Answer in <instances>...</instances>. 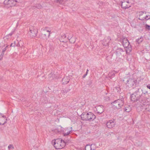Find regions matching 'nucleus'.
<instances>
[{
    "label": "nucleus",
    "mask_w": 150,
    "mask_h": 150,
    "mask_svg": "<svg viewBox=\"0 0 150 150\" xmlns=\"http://www.w3.org/2000/svg\"><path fill=\"white\" fill-rule=\"evenodd\" d=\"M136 90L131 94L130 98L131 101L138 102L142 104L145 105L146 103V98L145 97V93H143L142 90L140 88H136Z\"/></svg>",
    "instance_id": "nucleus-1"
},
{
    "label": "nucleus",
    "mask_w": 150,
    "mask_h": 150,
    "mask_svg": "<svg viewBox=\"0 0 150 150\" xmlns=\"http://www.w3.org/2000/svg\"><path fill=\"white\" fill-rule=\"evenodd\" d=\"M122 45L125 49L126 53H129L132 50L131 45H130V43L128 40L125 38H124L122 39Z\"/></svg>",
    "instance_id": "nucleus-2"
},
{
    "label": "nucleus",
    "mask_w": 150,
    "mask_h": 150,
    "mask_svg": "<svg viewBox=\"0 0 150 150\" xmlns=\"http://www.w3.org/2000/svg\"><path fill=\"white\" fill-rule=\"evenodd\" d=\"M38 32V30L35 27L31 26L30 27L28 33L30 37L34 38L36 36Z\"/></svg>",
    "instance_id": "nucleus-3"
},
{
    "label": "nucleus",
    "mask_w": 150,
    "mask_h": 150,
    "mask_svg": "<svg viewBox=\"0 0 150 150\" xmlns=\"http://www.w3.org/2000/svg\"><path fill=\"white\" fill-rule=\"evenodd\" d=\"M137 81L134 79H130L128 83H127V86L132 87L134 89V88L136 89V88H138L137 85Z\"/></svg>",
    "instance_id": "nucleus-4"
},
{
    "label": "nucleus",
    "mask_w": 150,
    "mask_h": 150,
    "mask_svg": "<svg viewBox=\"0 0 150 150\" xmlns=\"http://www.w3.org/2000/svg\"><path fill=\"white\" fill-rule=\"evenodd\" d=\"M4 4L5 5H9L11 7L16 6L15 0H5Z\"/></svg>",
    "instance_id": "nucleus-5"
},
{
    "label": "nucleus",
    "mask_w": 150,
    "mask_h": 150,
    "mask_svg": "<svg viewBox=\"0 0 150 150\" xmlns=\"http://www.w3.org/2000/svg\"><path fill=\"white\" fill-rule=\"evenodd\" d=\"M87 121L90 122L93 121L96 118V116L92 112H89L87 113Z\"/></svg>",
    "instance_id": "nucleus-6"
},
{
    "label": "nucleus",
    "mask_w": 150,
    "mask_h": 150,
    "mask_svg": "<svg viewBox=\"0 0 150 150\" xmlns=\"http://www.w3.org/2000/svg\"><path fill=\"white\" fill-rule=\"evenodd\" d=\"M124 52L122 49L119 48L116 49L115 52L117 56L120 58L122 56V54Z\"/></svg>",
    "instance_id": "nucleus-7"
},
{
    "label": "nucleus",
    "mask_w": 150,
    "mask_h": 150,
    "mask_svg": "<svg viewBox=\"0 0 150 150\" xmlns=\"http://www.w3.org/2000/svg\"><path fill=\"white\" fill-rule=\"evenodd\" d=\"M115 102L118 103L120 107H121V108L124 104V98L123 96L120 97V98L115 100Z\"/></svg>",
    "instance_id": "nucleus-8"
},
{
    "label": "nucleus",
    "mask_w": 150,
    "mask_h": 150,
    "mask_svg": "<svg viewBox=\"0 0 150 150\" xmlns=\"http://www.w3.org/2000/svg\"><path fill=\"white\" fill-rule=\"evenodd\" d=\"M107 127L109 128H111L114 127L115 123L112 120H110L106 124Z\"/></svg>",
    "instance_id": "nucleus-9"
},
{
    "label": "nucleus",
    "mask_w": 150,
    "mask_h": 150,
    "mask_svg": "<svg viewBox=\"0 0 150 150\" xmlns=\"http://www.w3.org/2000/svg\"><path fill=\"white\" fill-rule=\"evenodd\" d=\"M96 111L98 113L101 114L104 111L103 106L102 105H100L97 107L96 108Z\"/></svg>",
    "instance_id": "nucleus-10"
},
{
    "label": "nucleus",
    "mask_w": 150,
    "mask_h": 150,
    "mask_svg": "<svg viewBox=\"0 0 150 150\" xmlns=\"http://www.w3.org/2000/svg\"><path fill=\"white\" fill-rule=\"evenodd\" d=\"M69 77L67 76L64 77L62 80V83L63 84H67L69 82Z\"/></svg>",
    "instance_id": "nucleus-11"
},
{
    "label": "nucleus",
    "mask_w": 150,
    "mask_h": 150,
    "mask_svg": "<svg viewBox=\"0 0 150 150\" xmlns=\"http://www.w3.org/2000/svg\"><path fill=\"white\" fill-rule=\"evenodd\" d=\"M87 113L86 112H83L81 115V117L82 120L87 121Z\"/></svg>",
    "instance_id": "nucleus-12"
},
{
    "label": "nucleus",
    "mask_w": 150,
    "mask_h": 150,
    "mask_svg": "<svg viewBox=\"0 0 150 150\" xmlns=\"http://www.w3.org/2000/svg\"><path fill=\"white\" fill-rule=\"evenodd\" d=\"M110 39L108 38H105L103 40V44L105 46L108 45Z\"/></svg>",
    "instance_id": "nucleus-13"
},
{
    "label": "nucleus",
    "mask_w": 150,
    "mask_h": 150,
    "mask_svg": "<svg viewBox=\"0 0 150 150\" xmlns=\"http://www.w3.org/2000/svg\"><path fill=\"white\" fill-rule=\"evenodd\" d=\"M95 145L94 144H92L91 145H87L85 147V150H95V149H92L91 147L95 146Z\"/></svg>",
    "instance_id": "nucleus-14"
},
{
    "label": "nucleus",
    "mask_w": 150,
    "mask_h": 150,
    "mask_svg": "<svg viewBox=\"0 0 150 150\" xmlns=\"http://www.w3.org/2000/svg\"><path fill=\"white\" fill-rule=\"evenodd\" d=\"M121 6L124 9H126L127 8H129V6H128L126 4V3H128V1L127 2H121Z\"/></svg>",
    "instance_id": "nucleus-15"
},
{
    "label": "nucleus",
    "mask_w": 150,
    "mask_h": 150,
    "mask_svg": "<svg viewBox=\"0 0 150 150\" xmlns=\"http://www.w3.org/2000/svg\"><path fill=\"white\" fill-rule=\"evenodd\" d=\"M116 73V71H112L110 72L108 74L109 78L110 79H112V78L114 77Z\"/></svg>",
    "instance_id": "nucleus-16"
},
{
    "label": "nucleus",
    "mask_w": 150,
    "mask_h": 150,
    "mask_svg": "<svg viewBox=\"0 0 150 150\" xmlns=\"http://www.w3.org/2000/svg\"><path fill=\"white\" fill-rule=\"evenodd\" d=\"M61 143H56L55 142H54V144H53L54 147L56 149H61V147L60 146V144Z\"/></svg>",
    "instance_id": "nucleus-17"
},
{
    "label": "nucleus",
    "mask_w": 150,
    "mask_h": 150,
    "mask_svg": "<svg viewBox=\"0 0 150 150\" xmlns=\"http://www.w3.org/2000/svg\"><path fill=\"white\" fill-rule=\"evenodd\" d=\"M115 101L112 102L111 103V104L113 105L114 108H115L117 109H120L121 108V107H120L119 105L117 102H115Z\"/></svg>",
    "instance_id": "nucleus-18"
},
{
    "label": "nucleus",
    "mask_w": 150,
    "mask_h": 150,
    "mask_svg": "<svg viewBox=\"0 0 150 150\" xmlns=\"http://www.w3.org/2000/svg\"><path fill=\"white\" fill-rule=\"evenodd\" d=\"M130 79L129 76L126 77L124 78L122 81L125 84L127 85Z\"/></svg>",
    "instance_id": "nucleus-19"
},
{
    "label": "nucleus",
    "mask_w": 150,
    "mask_h": 150,
    "mask_svg": "<svg viewBox=\"0 0 150 150\" xmlns=\"http://www.w3.org/2000/svg\"><path fill=\"white\" fill-rule=\"evenodd\" d=\"M35 8L38 9H41L42 8V6L40 4H36L35 6L32 7V9H35Z\"/></svg>",
    "instance_id": "nucleus-20"
},
{
    "label": "nucleus",
    "mask_w": 150,
    "mask_h": 150,
    "mask_svg": "<svg viewBox=\"0 0 150 150\" xmlns=\"http://www.w3.org/2000/svg\"><path fill=\"white\" fill-rule=\"evenodd\" d=\"M48 77L50 80H52L55 78V75L54 73L51 72L48 75Z\"/></svg>",
    "instance_id": "nucleus-21"
},
{
    "label": "nucleus",
    "mask_w": 150,
    "mask_h": 150,
    "mask_svg": "<svg viewBox=\"0 0 150 150\" xmlns=\"http://www.w3.org/2000/svg\"><path fill=\"white\" fill-rule=\"evenodd\" d=\"M50 32L49 30H47L46 32L44 34V35L45 36V38H47L49 37L50 35Z\"/></svg>",
    "instance_id": "nucleus-22"
},
{
    "label": "nucleus",
    "mask_w": 150,
    "mask_h": 150,
    "mask_svg": "<svg viewBox=\"0 0 150 150\" xmlns=\"http://www.w3.org/2000/svg\"><path fill=\"white\" fill-rule=\"evenodd\" d=\"M62 141H63L62 139H57L56 140H53L52 142V144H54V142H55L56 143H59H59H61V142H62Z\"/></svg>",
    "instance_id": "nucleus-23"
},
{
    "label": "nucleus",
    "mask_w": 150,
    "mask_h": 150,
    "mask_svg": "<svg viewBox=\"0 0 150 150\" xmlns=\"http://www.w3.org/2000/svg\"><path fill=\"white\" fill-rule=\"evenodd\" d=\"M115 91L119 93H122L121 89L119 86L115 87Z\"/></svg>",
    "instance_id": "nucleus-24"
},
{
    "label": "nucleus",
    "mask_w": 150,
    "mask_h": 150,
    "mask_svg": "<svg viewBox=\"0 0 150 150\" xmlns=\"http://www.w3.org/2000/svg\"><path fill=\"white\" fill-rule=\"evenodd\" d=\"M71 90V89L68 88H65V89L63 90V91L62 92V93L63 94H65L66 93H67L68 92L70 91Z\"/></svg>",
    "instance_id": "nucleus-25"
},
{
    "label": "nucleus",
    "mask_w": 150,
    "mask_h": 150,
    "mask_svg": "<svg viewBox=\"0 0 150 150\" xmlns=\"http://www.w3.org/2000/svg\"><path fill=\"white\" fill-rule=\"evenodd\" d=\"M148 16H149V15H146L145 17H139L138 18V19L140 20L141 21H144V20H145L146 21V19H147L148 18H147Z\"/></svg>",
    "instance_id": "nucleus-26"
},
{
    "label": "nucleus",
    "mask_w": 150,
    "mask_h": 150,
    "mask_svg": "<svg viewBox=\"0 0 150 150\" xmlns=\"http://www.w3.org/2000/svg\"><path fill=\"white\" fill-rule=\"evenodd\" d=\"M131 110V108H130L129 106H128L127 107H126L124 109V111L126 112H129Z\"/></svg>",
    "instance_id": "nucleus-27"
},
{
    "label": "nucleus",
    "mask_w": 150,
    "mask_h": 150,
    "mask_svg": "<svg viewBox=\"0 0 150 150\" xmlns=\"http://www.w3.org/2000/svg\"><path fill=\"white\" fill-rule=\"evenodd\" d=\"M143 40V37H141L139 38L136 40V42L139 44Z\"/></svg>",
    "instance_id": "nucleus-28"
},
{
    "label": "nucleus",
    "mask_w": 150,
    "mask_h": 150,
    "mask_svg": "<svg viewBox=\"0 0 150 150\" xmlns=\"http://www.w3.org/2000/svg\"><path fill=\"white\" fill-rule=\"evenodd\" d=\"M66 144V143L63 140L62 141V142H61V144H60V146L61 147V149L63 148V147H64Z\"/></svg>",
    "instance_id": "nucleus-29"
},
{
    "label": "nucleus",
    "mask_w": 150,
    "mask_h": 150,
    "mask_svg": "<svg viewBox=\"0 0 150 150\" xmlns=\"http://www.w3.org/2000/svg\"><path fill=\"white\" fill-rule=\"evenodd\" d=\"M72 132V130H70L68 132H67V133H63V135L64 136H67L69 135Z\"/></svg>",
    "instance_id": "nucleus-30"
},
{
    "label": "nucleus",
    "mask_w": 150,
    "mask_h": 150,
    "mask_svg": "<svg viewBox=\"0 0 150 150\" xmlns=\"http://www.w3.org/2000/svg\"><path fill=\"white\" fill-rule=\"evenodd\" d=\"M145 57L146 59L149 60L150 59V53H147L145 55Z\"/></svg>",
    "instance_id": "nucleus-31"
},
{
    "label": "nucleus",
    "mask_w": 150,
    "mask_h": 150,
    "mask_svg": "<svg viewBox=\"0 0 150 150\" xmlns=\"http://www.w3.org/2000/svg\"><path fill=\"white\" fill-rule=\"evenodd\" d=\"M144 27L146 30L150 31V26L149 25L146 24Z\"/></svg>",
    "instance_id": "nucleus-32"
},
{
    "label": "nucleus",
    "mask_w": 150,
    "mask_h": 150,
    "mask_svg": "<svg viewBox=\"0 0 150 150\" xmlns=\"http://www.w3.org/2000/svg\"><path fill=\"white\" fill-rule=\"evenodd\" d=\"M92 83V81L91 80H89L87 81L86 85L88 86H91V85Z\"/></svg>",
    "instance_id": "nucleus-33"
},
{
    "label": "nucleus",
    "mask_w": 150,
    "mask_h": 150,
    "mask_svg": "<svg viewBox=\"0 0 150 150\" xmlns=\"http://www.w3.org/2000/svg\"><path fill=\"white\" fill-rule=\"evenodd\" d=\"M138 13H139V16L140 17L143 15V13H144V12L142 11H139Z\"/></svg>",
    "instance_id": "nucleus-34"
},
{
    "label": "nucleus",
    "mask_w": 150,
    "mask_h": 150,
    "mask_svg": "<svg viewBox=\"0 0 150 150\" xmlns=\"http://www.w3.org/2000/svg\"><path fill=\"white\" fill-rule=\"evenodd\" d=\"M4 52H3L2 51L1 52V55H0V59L1 60V59H2L4 55Z\"/></svg>",
    "instance_id": "nucleus-35"
},
{
    "label": "nucleus",
    "mask_w": 150,
    "mask_h": 150,
    "mask_svg": "<svg viewBox=\"0 0 150 150\" xmlns=\"http://www.w3.org/2000/svg\"><path fill=\"white\" fill-rule=\"evenodd\" d=\"M8 148L9 149H13V146L12 144H10L8 146Z\"/></svg>",
    "instance_id": "nucleus-36"
},
{
    "label": "nucleus",
    "mask_w": 150,
    "mask_h": 150,
    "mask_svg": "<svg viewBox=\"0 0 150 150\" xmlns=\"http://www.w3.org/2000/svg\"><path fill=\"white\" fill-rule=\"evenodd\" d=\"M22 0H15L16 6H17V3H20L21 2V1Z\"/></svg>",
    "instance_id": "nucleus-37"
},
{
    "label": "nucleus",
    "mask_w": 150,
    "mask_h": 150,
    "mask_svg": "<svg viewBox=\"0 0 150 150\" xmlns=\"http://www.w3.org/2000/svg\"><path fill=\"white\" fill-rule=\"evenodd\" d=\"M56 2L57 3H59L60 4H62L63 1L62 0H56Z\"/></svg>",
    "instance_id": "nucleus-38"
},
{
    "label": "nucleus",
    "mask_w": 150,
    "mask_h": 150,
    "mask_svg": "<svg viewBox=\"0 0 150 150\" xmlns=\"http://www.w3.org/2000/svg\"><path fill=\"white\" fill-rule=\"evenodd\" d=\"M13 33H14V31H12L11 33H9V34L7 35L6 36V37H8L9 35L10 36H11L12 35V34Z\"/></svg>",
    "instance_id": "nucleus-39"
},
{
    "label": "nucleus",
    "mask_w": 150,
    "mask_h": 150,
    "mask_svg": "<svg viewBox=\"0 0 150 150\" xmlns=\"http://www.w3.org/2000/svg\"><path fill=\"white\" fill-rule=\"evenodd\" d=\"M8 46H6V47L5 48H4L3 49V50L2 51L3 52H5L6 51V50H7V49L8 48Z\"/></svg>",
    "instance_id": "nucleus-40"
},
{
    "label": "nucleus",
    "mask_w": 150,
    "mask_h": 150,
    "mask_svg": "<svg viewBox=\"0 0 150 150\" xmlns=\"http://www.w3.org/2000/svg\"><path fill=\"white\" fill-rule=\"evenodd\" d=\"M5 120H6L5 121L4 123H3V124H2L0 122V125H4V124H5L6 123V120H7V119H5Z\"/></svg>",
    "instance_id": "nucleus-41"
},
{
    "label": "nucleus",
    "mask_w": 150,
    "mask_h": 150,
    "mask_svg": "<svg viewBox=\"0 0 150 150\" xmlns=\"http://www.w3.org/2000/svg\"><path fill=\"white\" fill-rule=\"evenodd\" d=\"M15 42L14 43H11V44L10 46L11 47H14V46H15Z\"/></svg>",
    "instance_id": "nucleus-42"
},
{
    "label": "nucleus",
    "mask_w": 150,
    "mask_h": 150,
    "mask_svg": "<svg viewBox=\"0 0 150 150\" xmlns=\"http://www.w3.org/2000/svg\"><path fill=\"white\" fill-rule=\"evenodd\" d=\"M87 74H88V73L87 72H86V74H84L83 76V78H84L85 77L87 76Z\"/></svg>",
    "instance_id": "nucleus-43"
},
{
    "label": "nucleus",
    "mask_w": 150,
    "mask_h": 150,
    "mask_svg": "<svg viewBox=\"0 0 150 150\" xmlns=\"http://www.w3.org/2000/svg\"><path fill=\"white\" fill-rule=\"evenodd\" d=\"M62 38H66V36L65 34L63 35L62 36Z\"/></svg>",
    "instance_id": "nucleus-44"
},
{
    "label": "nucleus",
    "mask_w": 150,
    "mask_h": 150,
    "mask_svg": "<svg viewBox=\"0 0 150 150\" xmlns=\"http://www.w3.org/2000/svg\"><path fill=\"white\" fill-rule=\"evenodd\" d=\"M147 88L149 89H150V85H148L146 86Z\"/></svg>",
    "instance_id": "nucleus-45"
},
{
    "label": "nucleus",
    "mask_w": 150,
    "mask_h": 150,
    "mask_svg": "<svg viewBox=\"0 0 150 150\" xmlns=\"http://www.w3.org/2000/svg\"><path fill=\"white\" fill-rule=\"evenodd\" d=\"M72 37H68V39L69 40H70V39Z\"/></svg>",
    "instance_id": "nucleus-46"
},
{
    "label": "nucleus",
    "mask_w": 150,
    "mask_h": 150,
    "mask_svg": "<svg viewBox=\"0 0 150 150\" xmlns=\"http://www.w3.org/2000/svg\"><path fill=\"white\" fill-rule=\"evenodd\" d=\"M2 117H3V118H4L5 119H6V117L4 115H2Z\"/></svg>",
    "instance_id": "nucleus-47"
},
{
    "label": "nucleus",
    "mask_w": 150,
    "mask_h": 150,
    "mask_svg": "<svg viewBox=\"0 0 150 150\" xmlns=\"http://www.w3.org/2000/svg\"><path fill=\"white\" fill-rule=\"evenodd\" d=\"M150 19V16H149V17L147 19H146V21H147L148 20Z\"/></svg>",
    "instance_id": "nucleus-48"
},
{
    "label": "nucleus",
    "mask_w": 150,
    "mask_h": 150,
    "mask_svg": "<svg viewBox=\"0 0 150 150\" xmlns=\"http://www.w3.org/2000/svg\"><path fill=\"white\" fill-rule=\"evenodd\" d=\"M143 11V12H144V13H145V14H146V11Z\"/></svg>",
    "instance_id": "nucleus-49"
},
{
    "label": "nucleus",
    "mask_w": 150,
    "mask_h": 150,
    "mask_svg": "<svg viewBox=\"0 0 150 150\" xmlns=\"http://www.w3.org/2000/svg\"><path fill=\"white\" fill-rule=\"evenodd\" d=\"M88 71H88V69H87V71H86V72H87V73H88Z\"/></svg>",
    "instance_id": "nucleus-50"
},
{
    "label": "nucleus",
    "mask_w": 150,
    "mask_h": 150,
    "mask_svg": "<svg viewBox=\"0 0 150 150\" xmlns=\"http://www.w3.org/2000/svg\"><path fill=\"white\" fill-rule=\"evenodd\" d=\"M2 114L1 113H0V115H2Z\"/></svg>",
    "instance_id": "nucleus-51"
},
{
    "label": "nucleus",
    "mask_w": 150,
    "mask_h": 150,
    "mask_svg": "<svg viewBox=\"0 0 150 150\" xmlns=\"http://www.w3.org/2000/svg\"><path fill=\"white\" fill-rule=\"evenodd\" d=\"M146 93H147V91H146Z\"/></svg>",
    "instance_id": "nucleus-52"
}]
</instances>
